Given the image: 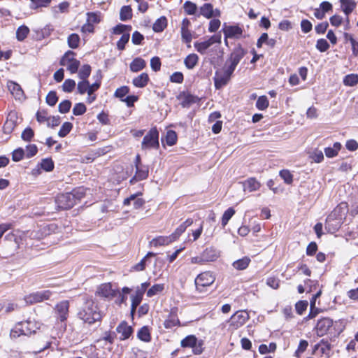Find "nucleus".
<instances>
[{"label":"nucleus","mask_w":358,"mask_h":358,"mask_svg":"<svg viewBox=\"0 0 358 358\" xmlns=\"http://www.w3.org/2000/svg\"><path fill=\"white\" fill-rule=\"evenodd\" d=\"M78 317L84 322L92 324L97 321H100L102 318V315L99 311L98 306L93 300L87 299L79 310Z\"/></svg>","instance_id":"nucleus-1"},{"label":"nucleus","mask_w":358,"mask_h":358,"mask_svg":"<svg viewBox=\"0 0 358 358\" xmlns=\"http://www.w3.org/2000/svg\"><path fill=\"white\" fill-rule=\"evenodd\" d=\"M159 132L156 126L150 128L141 142L142 150H158L159 148Z\"/></svg>","instance_id":"nucleus-2"},{"label":"nucleus","mask_w":358,"mask_h":358,"mask_svg":"<svg viewBox=\"0 0 358 358\" xmlns=\"http://www.w3.org/2000/svg\"><path fill=\"white\" fill-rule=\"evenodd\" d=\"M76 53L72 50L66 51L62 57L59 64L61 66H66V69L71 74H74L78 72L80 66V62L76 59Z\"/></svg>","instance_id":"nucleus-3"},{"label":"nucleus","mask_w":358,"mask_h":358,"mask_svg":"<svg viewBox=\"0 0 358 358\" xmlns=\"http://www.w3.org/2000/svg\"><path fill=\"white\" fill-rule=\"evenodd\" d=\"M185 229V225H180L171 235L156 237L150 241V245L154 247L167 245L176 241Z\"/></svg>","instance_id":"nucleus-4"},{"label":"nucleus","mask_w":358,"mask_h":358,"mask_svg":"<svg viewBox=\"0 0 358 358\" xmlns=\"http://www.w3.org/2000/svg\"><path fill=\"white\" fill-rule=\"evenodd\" d=\"M348 213V204L347 202H341L327 216V222H336L337 224H342Z\"/></svg>","instance_id":"nucleus-5"},{"label":"nucleus","mask_w":358,"mask_h":358,"mask_svg":"<svg viewBox=\"0 0 358 358\" xmlns=\"http://www.w3.org/2000/svg\"><path fill=\"white\" fill-rule=\"evenodd\" d=\"M234 71L228 66H224L222 69L216 71L213 78L215 89L220 90L227 85L231 80Z\"/></svg>","instance_id":"nucleus-6"},{"label":"nucleus","mask_w":358,"mask_h":358,"mask_svg":"<svg viewBox=\"0 0 358 358\" xmlns=\"http://www.w3.org/2000/svg\"><path fill=\"white\" fill-rule=\"evenodd\" d=\"M34 325L33 322L29 320L20 322L15 324L12 329L10 336L13 338H18L21 335L29 336L36 331L34 329Z\"/></svg>","instance_id":"nucleus-7"},{"label":"nucleus","mask_w":358,"mask_h":358,"mask_svg":"<svg viewBox=\"0 0 358 358\" xmlns=\"http://www.w3.org/2000/svg\"><path fill=\"white\" fill-rule=\"evenodd\" d=\"M136 171L134 177L130 180V182L134 181H141L145 180L149 176V166L143 164L139 154H138L134 160Z\"/></svg>","instance_id":"nucleus-8"},{"label":"nucleus","mask_w":358,"mask_h":358,"mask_svg":"<svg viewBox=\"0 0 358 358\" xmlns=\"http://www.w3.org/2000/svg\"><path fill=\"white\" fill-rule=\"evenodd\" d=\"M182 348H191L194 355H201L203 351V341L198 340L194 335H189L183 338L180 342Z\"/></svg>","instance_id":"nucleus-9"},{"label":"nucleus","mask_w":358,"mask_h":358,"mask_svg":"<svg viewBox=\"0 0 358 358\" xmlns=\"http://www.w3.org/2000/svg\"><path fill=\"white\" fill-rule=\"evenodd\" d=\"M55 201L58 208L68 210L76 205V198L73 194L67 192L57 195Z\"/></svg>","instance_id":"nucleus-10"},{"label":"nucleus","mask_w":358,"mask_h":358,"mask_svg":"<svg viewBox=\"0 0 358 358\" xmlns=\"http://www.w3.org/2000/svg\"><path fill=\"white\" fill-rule=\"evenodd\" d=\"M214 43H221L220 34H214L204 41H196L194 43V47L201 55H204L206 53L207 50Z\"/></svg>","instance_id":"nucleus-11"},{"label":"nucleus","mask_w":358,"mask_h":358,"mask_svg":"<svg viewBox=\"0 0 358 358\" xmlns=\"http://www.w3.org/2000/svg\"><path fill=\"white\" fill-rule=\"evenodd\" d=\"M222 31L224 36V43L228 45V38H241L243 34V27L238 24L236 25H227L224 24Z\"/></svg>","instance_id":"nucleus-12"},{"label":"nucleus","mask_w":358,"mask_h":358,"mask_svg":"<svg viewBox=\"0 0 358 358\" xmlns=\"http://www.w3.org/2000/svg\"><path fill=\"white\" fill-rule=\"evenodd\" d=\"M245 54L246 50L242 47L241 44H238L230 53L229 59L227 61V63H229L227 66L235 71L237 65L244 57Z\"/></svg>","instance_id":"nucleus-13"},{"label":"nucleus","mask_w":358,"mask_h":358,"mask_svg":"<svg viewBox=\"0 0 358 358\" xmlns=\"http://www.w3.org/2000/svg\"><path fill=\"white\" fill-rule=\"evenodd\" d=\"M150 283L148 282H143L140 287H137L135 294L131 296V314L133 315L136 310V308L141 303L143 294L149 287Z\"/></svg>","instance_id":"nucleus-14"},{"label":"nucleus","mask_w":358,"mask_h":358,"mask_svg":"<svg viewBox=\"0 0 358 358\" xmlns=\"http://www.w3.org/2000/svg\"><path fill=\"white\" fill-rule=\"evenodd\" d=\"M176 98L180 101V104L182 108H189L191 105L199 103L201 100L200 98L189 91L180 92Z\"/></svg>","instance_id":"nucleus-15"},{"label":"nucleus","mask_w":358,"mask_h":358,"mask_svg":"<svg viewBox=\"0 0 358 358\" xmlns=\"http://www.w3.org/2000/svg\"><path fill=\"white\" fill-rule=\"evenodd\" d=\"M55 313L57 320L60 322H65L68 317L69 313V302L67 300H64L57 303L55 308Z\"/></svg>","instance_id":"nucleus-16"},{"label":"nucleus","mask_w":358,"mask_h":358,"mask_svg":"<svg viewBox=\"0 0 358 358\" xmlns=\"http://www.w3.org/2000/svg\"><path fill=\"white\" fill-rule=\"evenodd\" d=\"M52 292L50 290H44L30 294L24 297V301L27 304H33L42 302L44 300L50 299Z\"/></svg>","instance_id":"nucleus-17"},{"label":"nucleus","mask_w":358,"mask_h":358,"mask_svg":"<svg viewBox=\"0 0 358 358\" xmlns=\"http://www.w3.org/2000/svg\"><path fill=\"white\" fill-rule=\"evenodd\" d=\"M333 320L329 317L319 320L315 326L316 334L319 337L326 335L333 326Z\"/></svg>","instance_id":"nucleus-18"},{"label":"nucleus","mask_w":358,"mask_h":358,"mask_svg":"<svg viewBox=\"0 0 358 358\" xmlns=\"http://www.w3.org/2000/svg\"><path fill=\"white\" fill-rule=\"evenodd\" d=\"M17 114L15 111H10L6 118V122L3 126V133L6 134H10L17 127L18 122Z\"/></svg>","instance_id":"nucleus-19"},{"label":"nucleus","mask_w":358,"mask_h":358,"mask_svg":"<svg viewBox=\"0 0 358 358\" xmlns=\"http://www.w3.org/2000/svg\"><path fill=\"white\" fill-rule=\"evenodd\" d=\"M215 278L210 271H206L200 273L195 279V285L197 289L199 287L210 286L215 281Z\"/></svg>","instance_id":"nucleus-20"},{"label":"nucleus","mask_w":358,"mask_h":358,"mask_svg":"<svg viewBox=\"0 0 358 358\" xmlns=\"http://www.w3.org/2000/svg\"><path fill=\"white\" fill-rule=\"evenodd\" d=\"M96 294L101 297L111 299L117 296V289H113L110 283H103L98 287Z\"/></svg>","instance_id":"nucleus-21"},{"label":"nucleus","mask_w":358,"mask_h":358,"mask_svg":"<svg viewBox=\"0 0 358 358\" xmlns=\"http://www.w3.org/2000/svg\"><path fill=\"white\" fill-rule=\"evenodd\" d=\"M341 3V10L346 16L345 21L347 24H350L349 15L356 8L357 3L355 0H339Z\"/></svg>","instance_id":"nucleus-22"},{"label":"nucleus","mask_w":358,"mask_h":358,"mask_svg":"<svg viewBox=\"0 0 358 358\" xmlns=\"http://www.w3.org/2000/svg\"><path fill=\"white\" fill-rule=\"evenodd\" d=\"M248 318V314L245 312L237 311L230 318L231 325L235 329L243 326Z\"/></svg>","instance_id":"nucleus-23"},{"label":"nucleus","mask_w":358,"mask_h":358,"mask_svg":"<svg viewBox=\"0 0 358 358\" xmlns=\"http://www.w3.org/2000/svg\"><path fill=\"white\" fill-rule=\"evenodd\" d=\"M117 332L120 334V339L123 341L129 338L134 329L126 321H122L116 328Z\"/></svg>","instance_id":"nucleus-24"},{"label":"nucleus","mask_w":358,"mask_h":358,"mask_svg":"<svg viewBox=\"0 0 358 358\" xmlns=\"http://www.w3.org/2000/svg\"><path fill=\"white\" fill-rule=\"evenodd\" d=\"M200 14L207 19L213 16H220V11L218 9L213 10V6L210 3H206L200 7Z\"/></svg>","instance_id":"nucleus-25"},{"label":"nucleus","mask_w":358,"mask_h":358,"mask_svg":"<svg viewBox=\"0 0 358 358\" xmlns=\"http://www.w3.org/2000/svg\"><path fill=\"white\" fill-rule=\"evenodd\" d=\"M7 87L11 94L15 99H22L24 96V91L21 86L15 82L8 81Z\"/></svg>","instance_id":"nucleus-26"},{"label":"nucleus","mask_w":358,"mask_h":358,"mask_svg":"<svg viewBox=\"0 0 358 358\" xmlns=\"http://www.w3.org/2000/svg\"><path fill=\"white\" fill-rule=\"evenodd\" d=\"M150 77L148 73L143 72L132 80V84L138 88L145 87L150 82Z\"/></svg>","instance_id":"nucleus-27"},{"label":"nucleus","mask_w":358,"mask_h":358,"mask_svg":"<svg viewBox=\"0 0 358 358\" xmlns=\"http://www.w3.org/2000/svg\"><path fill=\"white\" fill-rule=\"evenodd\" d=\"M146 62L141 57H135L129 64V69L131 72L137 73L146 67Z\"/></svg>","instance_id":"nucleus-28"},{"label":"nucleus","mask_w":358,"mask_h":358,"mask_svg":"<svg viewBox=\"0 0 358 358\" xmlns=\"http://www.w3.org/2000/svg\"><path fill=\"white\" fill-rule=\"evenodd\" d=\"M205 262L215 261L220 256V252L215 248L210 247L206 248L201 253Z\"/></svg>","instance_id":"nucleus-29"},{"label":"nucleus","mask_w":358,"mask_h":358,"mask_svg":"<svg viewBox=\"0 0 358 358\" xmlns=\"http://www.w3.org/2000/svg\"><path fill=\"white\" fill-rule=\"evenodd\" d=\"M345 43L349 42L351 45L352 53L355 57H358V41H357L352 34L345 32L343 34Z\"/></svg>","instance_id":"nucleus-30"},{"label":"nucleus","mask_w":358,"mask_h":358,"mask_svg":"<svg viewBox=\"0 0 358 358\" xmlns=\"http://www.w3.org/2000/svg\"><path fill=\"white\" fill-rule=\"evenodd\" d=\"M243 184L245 189L250 192L259 190L262 186L261 182L255 177L248 178Z\"/></svg>","instance_id":"nucleus-31"},{"label":"nucleus","mask_w":358,"mask_h":358,"mask_svg":"<svg viewBox=\"0 0 358 358\" xmlns=\"http://www.w3.org/2000/svg\"><path fill=\"white\" fill-rule=\"evenodd\" d=\"M52 0H29V8L34 10H41L43 8H48Z\"/></svg>","instance_id":"nucleus-32"},{"label":"nucleus","mask_w":358,"mask_h":358,"mask_svg":"<svg viewBox=\"0 0 358 358\" xmlns=\"http://www.w3.org/2000/svg\"><path fill=\"white\" fill-rule=\"evenodd\" d=\"M199 56L195 53L189 54L184 59V64L187 69H193L199 63Z\"/></svg>","instance_id":"nucleus-33"},{"label":"nucleus","mask_w":358,"mask_h":358,"mask_svg":"<svg viewBox=\"0 0 358 358\" xmlns=\"http://www.w3.org/2000/svg\"><path fill=\"white\" fill-rule=\"evenodd\" d=\"M342 149V145L339 142L334 143L333 147H327L324 148V153L327 157L333 158L336 157L339 151Z\"/></svg>","instance_id":"nucleus-34"},{"label":"nucleus","mask_w":358,"mask_h":358,"mask_svg":"<svg viewBox=\"0 0 358 358\" xmlns=\"http://www.w3.org/2000/svg\"><path fill=\"white\" fill-rule=\"evenodd\" d=\"M179 324L180 320L177 315L173 311L171 312L168 318L164 322V325L166 329H172Z\"/></svg>","instance_id":"nucleus-35"},{"label":"nucleus","mask_w":358,"mask_h":358,"mask_svg":"<svg viewBox=\"0 0 358 358\" xmlns=\"http://www.w3.org/2000/svg\"><path fill=\"white\" fill-rule=\"evenodd\" d=\"M167 27V19L165 16L158 18L152 25V29L155 32L159 33L163 31Z\"/></svg>","instance_id":"nucleus-36"},{"label":"nucleus","mask_w":358,"mask_h":358,"mask_svg":"<svg viewBox=\"0 0 358 358\" xmlns=\"http://www.w3.org/2000/svg\"><path fill=\"white\" fill-rule=\"evenodd\" d=\"M132 8L130 6H123L120 8V19L121 21H127L132 18Z\"/></svg>","instance_id":"nucleus-37"},{"label":"nucleus","mask_w":358,"mask_h":358,"mask_svg":"<svg viewBox=\"0 0 358 358\" xmlns=\"http://www.w3.org/2000/svg\"><path fill=\"white\" fill-rule=\"evenodd\" d=\"M30 32L29 28L23 24L20 26L16 31V38L18 41H23Z\"/></svg>","instance_id":"nucleus-38"},{"label":"nucleus","mask_w":358,"mask_h":358,"mask_svg":"<svg viewBox=\"0 0 358 358\" xmlns=\"http://www.w3.org/2000/svg\"><path fill=\"white\" fill-rule=\"evenodd\" d=\"M137 337L142 341L150 342L151 341V336L148 327L143 326L141 327L137 333Z\"/></svg>","instance_id":"nucleus-39"},{"label":"nucleus","mask_w":358,"mask_h":358,"mask_svg":"<svg viewBox=\"0 0 358 358\" xmlns=\"http://www.w3.org/2000/svg\"><path fill=\"white\" fill-rule=\"evenodd\" d=\"M343 85L348 87H354L358 84V75L350 73L346 75L343 80Z\"/></svg>","instance_id":"nucleus-40"},{"label":"nucleus","mask_w":358,"mask_h":358,"mask_svg":"<svg viewBox=\"0 0 358 358\" xmlns=\"http://www.w3.org/2000/svg\"><path fill=\"white\" fill-rule=\"evenodd\" d=\"M92 72V67L90 64H83L78 71V76L80 80H87Z\"/></svg>","instance_id":"nucleus-41"},{"label":"nucleus","mask_w":358,"mask_h":358,"mask_svg":"<svg viewBox=\"0 0 358 358\" xmlns=\"http://www.w3.org/2000/svg\"><path fill=\"white\" fill-rule=\"evenodd\" d=\"M38 166L45 171L50 172L54 169L55 164L51 158H45L41 160L40 164H38Z\"/></svg>","instance_id":"nucleus-42"},{"label":"nucleus","mask_w":358,"mask_h":358,"mask_svg":"<svg viewBox=\"0 0 358 358\" xmlns=\"http://www.w3.org/2000/svg\"><path fill=\"white\" fill-rule=\"evenodd\" d=\"M250 262V259L248 257H244L240 259L235 261L232 266L234 268L241 271L245 269Z\"/></svg>","instance_id":"nucleus-43"},{"label":"nucleus","mask_w":358,"mask_h":358,"mask_svg":"<svg viewBox=\"0 0 358 358\" xmlns=\"http://www.w3.org/2000/svg\"><path fill=\"white\" fill-rule=\"evenodd\" d=\"M80 42V36L78 34L73 33L68 36L67 43L69 48L76 49L79 47Z\"/></svg>","instance_id":"nucleus-44"},{"label":"nucleus","mask_w":358,"mask_h":358,"mask_svg":"<svg viewBox=\"0 0 358 358\" xmlns=\"http://www.w3.org/2000/svg\"><path fill=\"white\" fill-rule=\"evenodd\" d=\"M178 136L175 131L168 130L166 133L165 141L167 145L173 146L177 143Z\"/></svg>","instance_id":"nucleus-45"},{"label":"nucleus","mask_w":358,"mask_h":358,"mask_svg":"<svg viewBox=\"0 0 358 358\" xmlns=\"http://www.w3.org/2000/svg\"><path fill=\"white\" fill-rule=\"evenodd\" d=\"M107 152L105 148H99L95 151H92L88 156L85 157L86 162H92L95 159L106 154Z\"/></svg>","instance_id":"nucleus-46"},{"label":"nucleus","mask_w":358,"mask_h":358,"mask_svg":"<svg viewBox=\"0 0 358 358\" xmlns=\"http://www.w3.org/2000/svg\"><path fill=\"white\" fill-rule=\"evenodd\" d=\"M130 38V34L126 33L122 35L120 38L117 42V49L122 51L125 49L127 43L129 42Z\"/></svg>","instance_id":"nucleus-47"},{"label":"nucleus","mask_w":358,"mask_h":358,"mask_svg":"<svg viewBox=\"0 0 358 358\" xmlns=\"http://www.w3.org/2000/svg\"><path fill=\"white\" fill-rule=\"evenodd\" d=\"M309 158L313 162L321 163L324 160V155L321 150L318 149H315L313 152L310 153Z\"/></svg>","instance_id":"nucleus-48"},{"label":"nucleus","mask_w":358,"mask_h":358,"mask_svg":"<svg viewBox=\"0 0 358 358\" xmlns=\"http://www.w3.org/2000/svg\"><path fill=\"white\" fill-rule=\"evenodd\" d=\"M279 176L284 180V182L287 185H291L293 182V175L287 169H282L280 171Z\"/></svg>","instance_id":"nucleus-49"},{"label":"nucleus","mask_w":358,"mask_h":358,"mask_svg":"<svg viewBox=\"0 0 358 358\" xmlns=\"http://www.w3.org/2000/svg\"><path fill=\"white\" fill-rule=\"evenodd\" d=\"M76 85V83L73 79H66L63 83L62 87V90L66 93H71L73 91Z\"/></svg>","instance_id":"nucleus-50"},{"label":"nucleus","mask_w":358,"mask_h":358,"mask_svg":"<svg viewBox=\"0 0 358 358\" xmlns=\"http://www.w3.org/2000/svg\"><path fill=\"white\" fill-rule=\"evenodd\" d=\"M183 8L187 15H194L196 13V11L197 10V6L196 3L190 1H187L183 4Z\"/></svg>","instance_id":"nucleus-51"},{"label":"nucleus","mask_w":358,"mask_h":358,"mask_svg":"<svg viewBox=\"0 0 358 358\" xmlns=\"http://www.w3.org/2000/svg\"><path fill=\"white\" fill-rule=\"evenodd\" d=\"M72 128H73L72 123H71L69 122H65L62 125V127L58 132V136L60 137H62V138L66 136L70 133Z\"/></svg>","instance_id":"nucleus-52"},{"label":"nucleus","mask_w":358,"mask_h":358,"mask_svg":"<svg viewBox=\"0 0 358 358\" xmlns=\"http://www.w3.org/2000/svg\"><path fill=\"white\" fill-rule=\"evenodd\" d=\"M269 105L267 97L264 95L259 96L256 102V107L260 110H266Z\"/></svg>","instance_id":"nucleus-53"},{"label":"nucleus","mask_w":358,"mask_h":358,"mask_svg":"<svg viewBox=\"0 0 358 358\" xmlns=\"http://www.w3.org/2000/svg\"><path fill=\"white\" fill-rule=\"evenodd\" d=\"M164 289L163 284H155L152 286L147 292V296L152 297L159 293H161Z\"/></svg>","instance_id":"nucleus-54"},{"label":"nucleus","mask_w":358,"mask_h":358,"mask_svg":"<svg viewBox=\"0 0 358 358\" xmlns=\"http://www.w3.org/2000/svg\"><path fill=\"white\" fill-rule=\"evenodd\" d=\"M89 88V81L88 80H81L78 82L77 85V91L78 93L83 95L85 93H87V90Z\"/></svg>","instance_id":"nucleus-55"},{"label":"nucleus","mask_w":358,"mask_h":358,"mask_svg":"<svg viewBox=\"0 0 358 358\" xmlns=\"http://www.w3.org/2000/svg\"><path fill=\"white\" fill-rule=\"evenodd\" d=\"M46 103L50 106H54L58 101V96L57 95V92L55 91H50L46 96L45 98Z\"/></svg>","instance_id":"nucleus-56"},{"label":"nucleus","mask_w":358,"mask_h":358,"mask_svg":"<svg viewBox=\"0 0 358 358\" xmlns=\"http://www.w3.org/2000/svg\"><path fill=\"white\" fill-rule=\"evenodd\" d=\"M316 48L321 52H326L329 50L330 45L327 41L324 38L318 39L316 42Z\"/></svg>","instance_id":"nucleus-57"},{"label":"nucleus","mask_w":358,"mask_h":358,"mask_svg":"<svg viewBox=\"0 0 358 358\" xmlns=\"http://www.w3.org/2000/svg\"><path fill=\"white\" fill-rule=\"evenodd\" d=\"M162 62L159 57L155 56L150 59V67L155 72H158L161 70Z\"/></svg>","instance_id":"nucleus-58"},{"label":"nucleus","mask_w":358,"mask_h":358,"mask_svg":"<svg viewBox=\"0 0 358 358\" xmlns=\"http://www.w3.org/2000/svg\"><path fill=\"white\" fill-rule=\"evenodd\" d=\"M36 117L39 123H43L45 122L48 121L49 117L48 110L45 109L38 110L36 112Z\"/></svg>","instance_id":"nucleus-59"},{"label":"nucleus","mask_w":358,"mask_h":358,"mask_svg":"<svg viewBox=\"0 0 358 358\" xmlns=\"http://www.w3.org/2000/svg\"><path fill=\"white\" fill-rule=\"evenodd\" d=\"M87 110V108L83 103H76L73 108V114L74 115H82Z\"/></svg>","instance_id":"nucleus-60"},{"label":"nucleus","mask_w":358,"mask_h":358,"mask_svg":"<svg viewBox=\"0 0 358 358\" xmlns=\"http://www.w3.org/2000/svg\"><path fill=\"white\" fill-rule=\"evenodd\" d=\"M129 91L130 89L128 86H122L115 90L114 96L115 97L121 99L122 100L127 94H129Z\"/></svg>","instance_id":"nucleus-61"},{"label":"nucleus","mask_w":358,"mask_h":358,"mask_svg":"<svg viewBox=\"0 0 358 358\" xmlns=\"http://www.w3.org/2000/svg\"><path fill=\"white\" fill-rule=\"evenodd\" d=\"M169 79L171 83L181 84L184 81V76L182 72L176 71L171 75Z\"/></svg>","instance_id":"nucleus-62"},{"label":"nucleus","mask_w":358,"mask_h":358,"mask_svg":"<svg viewBox=\"0 0 358 358\" xmlns=\"http://www.w3.org/2000/svg\"><path fill=\"white\" fill-rule=\"evenodd\" d=\"M71 107V102L69 100H64L59 103L58 110L61 113H68Z\"/></svg>","instance_id":"nucleus-63"},{"label":"nucleus","mask_w":358,"mask_h":358,"mask_svg":"<svg viewBox=\"0 0 358 358\" xmlns=\"http://www.w3.org/2000/svg\"><path fill=\"white\" fill-rule=\"evenodd\" d=\"M144 36L138 31H135L131 36V41L133 44L139 45L143 43Z\"/></svg>","instance_id":"nucleus-64"}]
</instances>
